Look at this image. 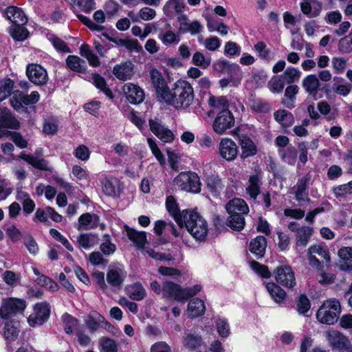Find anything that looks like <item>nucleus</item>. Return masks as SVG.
Wrapping results in <instances>:
<instances>
[{
	"instance_id": "obj_1",
	"label": "nucleus",
	"mask_w": 352,
	"mask_h": 352,
	"mask_svg": "<svg viewBox=\"0 0 352 352\" xmlns=\"http://www.w3.org/2000/svg\"><path fill=\"white\" fill-rule=\"evenodd\" d=\"M194 89L186 80H177L173 87L167 91L160 101L164 102L177 110H186L193 102Z\"/></svg>"
},
{
	"instance_id": "obj_2",
	"label": "nucleus",
	"mask_w": 352,
	"mask_h": 352,
	"mask_svg": "<svg viewBox=\"0 0 352 352\" xmlns=\"http://www.w3.org/2000/svg\"><path fill=\"white\" fill-rule=\"evenodd\" d=\"M184 223L178 226L185 227L195 240L205 241L208 232V225L206 219L194 210L184 212Z\"/></svg>"
},
{
	"instance_id": "obj_3",
	"label": "nucleus",
	"mask_w": 352,
	"mask_h": 352,
	"mask_svg": "<svg viewBox=\"0 0 352 352\" xmlns=\"http://www.w3.org/2000/svg\"><path fill=\"white\" fill-rule=\"evenodd\" d=\"M341 311L340 301L336 298H329L322 302L316 316L320 323L331 325L338 321Z\"/></svg>"
},
{
	"instance_id": "obj_4",
	"label": "nucleus",
	"mask_w": 352,
	"mask_h": 352,
	"mask_svg": "<svg viewBox=\"0 0 352 352\" xmlns=\"http://www.w3.org/2000/svg\"><path fill=\"white\" fill-rule=\"evenodd\" d=\"M173 183L175 186L182 190L192 193H199L201 191V183L200 178L195 172L180 173L175 177Z\"/></svg>"
},
{
	"instance_id": "obj_5",
	"label": "nucleus",
	"mask_w": 352,
	"mask_h": 352,
	"mask_svg": "<svg viewBox=\"0 0 352 352\" xmlns=\"http://www.w3.org/2000/svg\"><path fill=\"white\" fill-rule=\"evenodd\" d=\"M26 307L27 303L24 299L17 298H3L0 307V316L3 319H8L16 314L23 313Z\"/></svg>"
},
{
	"instance_id": "obj_6",
	"label": "nucleus",
	"mask_w": 352,
	"mask_h": 352,
	"mask_svg": "<svg viewBox=\"0 0 352 352\" xmlns=\"http://www.w3.org/2000/svg\"><path fill=\"white\" fill-rule=\"evenodd\" d=\"M50 306L46 301L36 303L33 307V312L28 318V323L32 327L42 325L50 316Z\"/></svg>"
},
{
	"instance_id": "obj_7",
	"label": "nucleus",
	"mask_w": 352,
	"mask_h": 352,
	"mask_svg": "<svg viewBox=\"0 0 352 352\" xmlns=\"http://www.w3.org/2000/svg\"><path fill=\"white\" fill-rule=\"evenodd\" d=\"M234 118L228 109H222L215 117L212 123V129L218 135L226 133L227 131L234 126Z\"/></svg>"
},
{
	"instance_id": "obj_8",
	"label": "nucleus",
	"mask_w": 352,
	"mask_h": 352,
	"mask_svg": "<svg viewBox=\"0 0 352 352\" xmlns=\"http://www.w3.org/2000/svg\"><path fill=\"white\" fill-rule=\"evenodd\" d=\"M276 281L288 289L293 288L296 283L294 272L288 265L278 266L273 272Z\"/></svg>"
},
{
	"instance_id": "obj_9",
	"label": "nucleus",
	"mask_w": 352,
	"mask_h": 352,
	"mask_svg": "<svg viewBox=\"0 0 352 352\" xmlns=\"http://www.w3.org/2000/svg\"><path fill=\"white\" fill-rule=\"evenodd\" d=\"M126 272L122 265L116 263L109 267L107 281L112 287L120 289L126 277Z\"/></svg>"
},
{
	"instance_id": "obj_10",
	"label": "nucleus",
	"mask_w": 352,
	"mask_h": 352,
	"mask_svg": "<svg viewBox=\"0 0 352 352\" xmlns=\"http://www.w3.org/2000/svg\"><path fill=\"white\" fill-rule=\"evenodd\" d=\"M218 151L219 155L229 162L234 160L239 153L236 144L229 138H223L220 140Z\"/></svg>"
},
{
	"instance_id": "obj_11",
	"label": "nucleus",
	"mask_w": 352,
	"mask_h": 352,
	"mask_svg": "<svg viewBox=\"0 0 352 352\" xmlns=\"http://www.w3.org/2000/svg\"><path fill=\"white\" fill-rule=\"evenodd\" d=\"M20 327V323L17 320L3 318L0 320V332L8 342L16 340L21 331Z\"/></svg>"
},
{
	"instance_id": "obj_12",
	"label": "nucleus",
	"mask_w": 352,
	"mask_h": 352,
	"mask_svg": "<svg viewBox=\"0 0 352 352\" xmlns=\"http://www.w3.org/2000/svg\"><path fill=\"white\" fill-rule=\"evenodd\" d=\"M28 79L34 85H45L48 80L46 69L38 64H29L26 68Z\"/></svg>"
},
{
	"instance_id": "obj_13",
	"label": "nucleus",
	"mask_w": 352,
	"mask_h": 352,
	"mask_svg": "<svg viewBox=\"0 0 352 352\" xmlns=\"http://www.w3.org/2000/svg\"><path fill=\"white\" fill-rule=\"evenodd\" d=\"M19 128V122L12 116L7 108H0V138L8 135L10 132L5 129H17Z\"/></svg>"
},
{
	"instance_id": "obj_14",
	"label": "nucleus",
	"mask_w": 352,
	"mask_h": 352,
	"mask_svg": "<svg viewBox=\"0 0 352 352\" xmlns=\"http://www.w3.org/2000/svg\"><path fill=\"white\" fill-rule=\"evenodd\" d=\"M123 93L129 102L138 104L142 102L145 98L144 90L138 85L126 83L122 87Z\"/></svg>"
},
{
	"instance_id": "obj_15",
	"label": "nucleus",
	"mask_w": 352,
	"mask_h": 352,
	"mask_svg": "<svg viewBox=\"0 0 352 352\" xmlns=\"http://www.w3.org/2000/svg\"><path fill=\"white\" fill-rule=\"evenodd\" d=\"M151 82L155 89V93L158 100H161L164 95L169 89L166 81L164 78L162 73L155 68H153L149 72Z\"/></svg>"
},
{
	"instance_id": "obj_16",
	"label": "nucleus",
	"mask_w": 352,
	"mask_h": 352,
	"mask_svg": "<svg viewBox=\"0 0 352 352\" xmlns=\"http://www.w3.org/2000/svg\"><path fill=\"white\" fill-rule=\"evenodd\" d=\"M227 74V77L219 80V87L221 89L239 87L243 78L241 68L239 65L234 67Z\"/></svg>"
},
{
	"instance_id": "obj_17",
	"label": "nucleus",
	"mask_w": 352,
	"mask_h": 352,
	"mask_svg": "<svg viewBox=\"0 0 352 352\" xmlns=\"http://www.w3.org/2000/svg\"><path fill=\"white\" fill-rule=\"evenodd\" d=\"M186 292L179 285L171 281H166L162 285V296L166 298H173L182 302L184 300Z\"/></svg>"
},
{
	"instance_id": "obj_18",
	"label": "nucleus",
	"mask_w": 352,
	"mask_h": 352,
	"mask_svg": "<svg viewBox=\"0 0 352 352\" xmlns=\"http://www.w3.org/2000/svg\"><path fill=\"white\" fill-rule=\"evenodd\" d=\"M151 131L162 141L166 143L172 142L174 140L173 132L155 120L148 121Z\"/></svg>"
},
{
	"instance_id": "obj_19",
	"label": "nucleus",
	"mask_w": 352,
	"mask_h": 352,
	"mask_svg": "<svg viewBox=\"0 0 352 352\" xmlns=\"http://www.w3.org/2000/svg\"><path fill=\"white\" fill-rule=\"evenodd\" d=\"M324 334L326 338L332 346L339 350L349 348L350 345L349 340L338 331L331 329L326 331Z\"/></svg>"
},
{
	"instance_id": "obj_20",
	"label": "nucleus",
	"mask_w": 352,
	"mask_h": 352,
	"mask_svg": "<svg viewBox=\"0 0 352 352\" xmlns=\"http://www.w3.org/2000/svg\"><path fill=\"white\" fill-rule=\"evenodd\" d=\"M85 323L91 333L96 331L102 324H104L105 327H111V324L106 320L104 316L100 315L96 311H91L85 319Z\"/></svg>"
},
{
	"instance_id": "obj_21",
	"label": "nucleus",
	"mask_w": 352,
	"mask_h": 352,
	"mask_svg": "<svg viewBox=\"0 0 352 352\" xmlns=\"http://www.w3.org/2000/svg\"><path fill=\"white\" fill-rule=\"evenodd\" d=\"M185 9L184 0H168L163 6L164 14L170 19L182 14Z\"/></svg>"
},
{
	"instance_id": "obj_22",
	"label": "nucleus",
	"mask_w": 352,
	"mask_h": 352,
	"mask_svg": "<svg viewBox=\"0 0 352 352\" xmlns=\"http://www.w3.org/2000/svg\"><path fill=\"white\" fill-rule=\"evenodd\" d=\"M100 217L95 213L86 212L81 214L78 218L77 229L92 230L98 226Z\"/></svg>"
},
{
	"instance_id": "obj_23",
	"label": "nucleus",
	"mask_w": 352,
	"mask_h": 352,
	"mask_svg": "<svg viewBox=\"0 0 352 352\" xmlns=\"http://www.w3.org/2000/svg\"><path fill=\"white\" fill-rule=\"evenodd\" d=\"M166 208L170 214L174 218L177 225L184 223V212H190V210H183L179 211L178 204L173 196H168L166 199Z\"/></svg>"
},
{
	"instance_id": "obj_24",
	"label": "nucleus",
	"mask_w": 352,
	"mask_h": 352,
	"mask_svg": "<svg viewBox=\"0 0 352 352\" xmlns=\"http://www.w3.org/2000/svg\"><path fill=\"white\" fill-rule=\"evenodd\" d=\"M239 144L241 146V157L245 159L254 156L257 153V147L252 140L247 135H242L239 137Z\"/></svg>"
},
{
	"instance_id": "obj_25",
	"label": "nucleus",
	"mask_w": 352,
	"mask_h": 352,
	"mask_svg": "<svg viewBox=\"0 0 352 352\" xmlns=\"http://www.w3.org/2000/svg\"><path fill=\"white\" fill-rule=\"evenodd\" d=\"M6 15L12 25H25L28 22V17L21 8L9 6L6 10Z\"/></svg>"
},
{
	"instance_id": "obj_26",
	"label": "nucleus",
	"mask_w": 352,
	"mask_h": 352,
	"mask_svg": "<svg viewBox=\"0 0 352 352\" xmlns=\"http://www.w3.org/2000/svg\"><path fill=\"white\" fill-rule=\"evenodd\" d=\"M300 9L302 12L309 17H316L322 10V4L318 0H302Z\"/></svg>"
},
{
	"instance_id": "obj_27",
	"label": "nucleus",
	"mask_w": 352,
	"mask_h": 352,
	"mask_svg": "<svg viewBox=\"0 0 352 352\" xmlns=\"http://www.w3.org/2000/svg\"><path fill=\"white\" fill-rule=\"evenodd\" d=\"M226 210L229 214H248L249 207L243 199L234 198L227 204Z\"/></svg>"
},
{
	"instance_id": "obj_28",
	"label": "nucleus",
	"mask_w": 352,
	"mask_h": 352,
	"mask_svg": "<svg viewBox=\"0 0 352 352\" xmlns=\"http://www.w3.org/2000/svg\"><path fill=\"white\" fill-rule=\"evenodd\" d=\"M124 230L129 239L135 245L138 249H143L147 240L145 232H138L134 229L124 226Z\"/></svg>"
},
{
	"instance_id": "obj_29",
	"label": "nucleus",
	"mask_w": 352,
	"mask_h": 352,
	"mask_svg": "<svg viewBox=\"0 0 352 352\" xmlns=\"http://www.w3.org/2000/svg\"><path fill=\"white\" fill-rule=\"evenodd\" d=\"M133 65L130 62L116 65L113 70L115 76L121 80L130 79L133 74Z\"/></svg>"
},
{
	"instance_id": "obj_30",
	"label": "nucleus",
	"mask_w": 352,
	"mask_h": 352,
	"mask_svg": "<svg viewBox=\"0 0 352 352\" xmlns=\"http://www.w3.org/2000/svg\"><path fill=\"white\" fill-rule=\"evenodd\" d=\"M302 86L307 94L315 96L319 91V79L315 74L308 75L302 80Z\"/></svg>"
},
{
	"instance_id": "obj_31",
	"label": "nucleus",
	"mask_w": 352,
	"mask_h": 352,
	"mask_svg": "<svg viewBox=\"0 0 352 352\" xmlns=\"http://www.w3.org/2000/svg\"><path fill=\"white\" fill-rule=\"evenodd\" d=\"M261 177L258 175H251L249 178L245 190L250 197L256 199L261 192Z\"/></svg>"
},
{
	"instance_id": "obj_32",
	"label": "nucleus",
	"mask_w": 352,
	"mask_h": 352,
	"mask_svg": "<svg viewBox=\"0 0 352 352\" xmlns=\"http://www.w3.org/2000/svg\"><path fill=\"white\" fill-rule=\"evenodd\" d=\"M265 287L272 298L276 303H281L286 298V292L274 283H267Z\"/></svg>"
},
{
	"instance_id": "obj_33",
	"label": "nucleus",
	"mask_w": 352,
	"mask_h": 352,
	"mask_svg": "<svg viewBox=\"0 0 352 352\" xmlns=\"http://www.w3.org/2000/svg\"><path fill=\"white\" fill-rule=\"evenodd\" d=\"M18 157L37 169L43 170H47L49 169L47 162L43 158L28 155L24 152H21Z\"/></svg>"
},
{
	"instance_id": "obj_34",
	"label": "nucleus",
	"mask_w": 352,
	"mask_h": 352,
	"mask_svg": "<svg viewBox=\"0 0 352 352\" xmlns=\"http://www.w3.org/2000/svg\"><path fill=\"white\" fill-rule=\"evenodd\" d=\"M267 246L266 239L264 236H259L252 240L250 245V252L258 258L263 257Z\"/></svg>"
},
{
	"instance_id": "obj_35",
	"label": "nucleus",
	"mask_w": 352,
	"mask_h": 352,
	"mask_svg": "<svg viewBox=\"0 0 352 352\" xmlns=\"http://www.w3.org/2000/svg\"><path fill=\"white\" fill-rule=\"evenodd\" d=\"M129 296L134 300H142L146 296V290L140 283H135L126 287Z\"/></svg>"
},
{
	"instance_id": "obj_36",
	"label": "nucleus",
	"mask_w": 352,
	"mask_h": 352,
	"mask_svg": "<svg viewBox=\"0 0 352 352\" xmlns=\"http://www.w3.org/2000/svg\"><path fill=\"white\" fill-rule=\"evenodd\" d=\"M204 302L199 298H194L190 301L188 305V314L189 317L195 318L202 315L205 312Z\"/></svg>"
},
{
	"instance_id": "obj_37",
	"label": "nucleus",
	"mask_w": 352,
	"mask_h": 352,
	"mask_svg": "<svg viewBox=\"0 0 352 352\" xmlns=\"http://www.w3.org/2000/svg\"><path fill=\"white\" fill-rule=\"evenodd\" d=\"M63 322L64 330L67 334H72L79 331L80 324L77 319L72 316L65 314L62 316Z\"/></svg>"
},
{
	"instance_id": "obj_38",
	"label": "nucleus",
	"mask_w": 352,
	"mask_h": 352,
	"mask_svg": "<svg viewBox=\"0 0 352 352\" xmlns=\"http://www.w3.org/2000/svg\"><path fill=\"white\" fill-rule=\"evenodd\" d=\"M159 38L165 45L177 44L180 41L179 34L172 30L170 25H168V29L160 33Z\"/></svg>"
},
{
	"instance_id": "obj_39",
	"label": "nucleus",
	"mask_w": 352,
	"mask_h": 352,
	"mask_svg": "<svg viewBox=\"0 0 352 352\" xmlns=\"http://www.w3.org/2000/svg\"><path fill=\"white\" fill-rule=\"evenodd\" d=\"M78 245L80 248L89 250L98 243V238L91 234H81L77 238Z\"/></svg>"
},
{
	"instance_id": "obj_40",
	"label": "nucleus",
	"mask_w": 352,
	"mask_h": 352,
	"mask_svg": "<svg viewBox=\"0 0 352 352\" xmlns=\"http://www.w3.org/2000/svg\"><path fill=\"white\" fill-rule=\"evenodd\" d=\"M206 185L212 193L216 194L221 190L223 188V184L221 179L218 175H211L208 176L205 179Z\"/></svg>"
},
{
	"instance_id": "obj_41",
	"label": "nucleus",
	"mask_w": 352,
	"mask_h": 352,
	"mask_svg": "<svg viewBox=\"0 0 352 352\" xmlns=\"http://www.w3.org/2000/svg\"><path fill=\"white\" fill-rule=\"evenodd\" d=\"M212 58L209 55H205L201 52H196L192 58V63L201 69H207L211 64Z\"/></svg>"
},
{
	"instance_id": "obj_42",
	"label": "nucleus",
	"mask_w": 352,
	"mask_h": 352,
	"mask_svg": "<svg viewBox=\"0 0 352 352\" xmlns=\"http://www.w3.org/2000/svg\"><path fill=\"white\" fill-rule=\"evenodd\" d=\"M309 178L303 177L298 179L295 188V197L298 201H304L307 197L306 189L307 188Z\"/></svg>"
},
{
	"instance_id": "obj_43",
	"label": "nucleus",
	"mask_w": 352,
	"mask_h": 352,
	"mask_svg": "<svg viewBox=\"0 0 352 352\" xmlns=\"http://www.w3.org/2000/svg\"><path fill=\"white\" fill-rule=\"evenodd\" d=\"M118 179L114 177L104 178L102 182V190L109 196H116L118 194L117 185Z\"/></svg>"
},
{
	"instance_id": "obj_44",
	"label": "nucleus",
	"mask_w": 352,
	"mask_h": 352,
	"mask_svg": "<svg viewBox=\"0 0 352 352\" xmlns=\"http://www.w3.org/2000/svg\"><path fill=\"white\" fill-rule=\"evenodd\" d=\"M93 84L101 91H102L108 98L112 99L113 98L111 90L107 86L106 81L103 77L98 74H92Z\"/></svg>"
},
{
	"instance_id": "obj_45",
	"label": "nucleus",
	"mask_w": 352,
	"mask_h": 352,
	"mask_svg": "<svg viewBox=\"0 0 352 352\" xmlns=\"http://www.w3.org/2000/svg\"><path fill=\"white\" fill-rule=\"evenodd\" d=\"M274 116L275 120L283 126H289L294 122L293 115L286 110H278Z\"/></svg>"
},
{
	"instance_id": "obj_46",
	"label": "nucleus",
	"mask_w": 352,
	"mask_h": 352,
	"mask_svg": "<svg viewBox=\"0 0 352 352\" xmlns=\"http://www.w3.org/2000/svg\"><path fill=\"white\" fill-rule=\"evenodd\" d=\"M301 72L297 68L293 67H287L281 75L283 80L287 83L292 84L298 81L300 78Z\"/></svg>"
},
{
	"instance_id": "obj_47",
	"label": "nucleus",
	"mask_w": 352,
	"mask_h": 352,
	"mask_svg": "<svg viewBox=\"0 0 352 352\" xmlns=\"http://www.w3.org/2000/svg\"><path fill=\"white\" fill-rule=\"evenodd\" d=\"M313 230L309 227H301L297 230L296 245L305 247L312 234Z\"/></svg>"
},
{
	"instance_id": "obj_48",
	"label": "nucleus",
	"mask_w": 352,
	"mask_h": 352,
	"mask_svg": "<svg viewBox=\"0 0 352 352\" xmlns=\"http://www.w3.org/2000/svg\"><path fill=\"white\" fill-rule=\"evenodd\" d=\"M9 32L16 41H23L28 36V31L25 28V25H12L9 29Z\"/></svg>"
},
{
	"instance_id": "obj_49",
	"label": "nucleus",
	"mask_w": 352,
	"mask_h": 352,
	"mask_svg": "<svg viewBox=\"0 0 352 352\" xmlns=\"http://www.w3.org/2000/svg\"><path fill=\"white\" fill-rule=\"evenodd\" d=\"M66 62L67 67L74 72H82L85 70V62L78 56L70 55Z\"/></svg>"
},
{
	"instance_id": "obj_50",
	"label": "nucleus",
	"mask_w": 352,
	"mask_h": 352,
	"mask_svg": "<svg viewBox=\"0 0 352 352\" xmlns=\"http://www.w3.org/2000/svg\"><path fill=\"white\" fill-rule=\"evenodd\" d=\"M308 254L318 255L325 261L327 264L331 262V256L329 251L320 245H311L308 249Z\"/></svg>"
},
{
	"instance_id": "obj_51",
	"label": "nucleus",
	"mask_w": 352,
	"mask_h": 352,
	"mask_svg": "<svg viewBox=\"0 0 352 352\" xmlns=\"http://www.w3.org/2000/svg\"><path fill=\"white\" fill-rule=\"evenodd\" d=\"M183 343L186 348L190 350H194L201 346V338L198 335L192 333H186L184 337Z\"/></svg>"
},
{
	"instance_id": "obj_52",
	"label": "nucleus",
	"mask_w": 352,
	"mask_h": 352,
	"mask_svg": "<svg viewBox=\"0 0 352 352\" xmlns=\"http://www.w3.org/2000/svg\"><path fill=\"white\" fill-rule=\"evenodd\" d=\"M99 350L100 352H118V346L113 340L103 337L99 340Z\"/></svg>"
},
{
	"instance_id": "obj_53",
	"label": "nucleus",
	"mask_w": 352,
	"mask_h": 352,
	"mask_svg": "<svg viewBox=\"0 0 352 352\" xmlns=\"http://www.w3.org/2000/svg\"><path fill=\"white\" fill-rule=\"evenodd\" d=\"M14 82L10 78L0 80V102L7 98L11 94Z\"/></svg>"
},
{
	"instance_id": "obj_54",
	"label": "nucleus",
	"mask_w": 352,
	"mask_h": 352,
	"mask_svg": "<svg viewBox=\"0 0 352 352\" xmlns=\"http://www.w3.org/2000/svg\"><path fill=\"white\" fill-rule=\"evenodd\" d=\"M228 219V226L233 230H241L244 228L245 219L242 214H230Z\"/></svg>"
},
{
	"instance_id": "obj_55",
	"label": "nucleus",
	"mask_w": 352,
	"mask_h": 352,
	"mask_svg": "<svg viewBox=\"0 0 352 352\" xmlns=\"http://www.w3.org/2000/svg\"><path fill=\"white\" fill-rule=\"evenodd\" d=\"M3 280L6 285L14 287L20 284L21 275L14 272L7 270L3 274Z\"/></svg>"
},
{
	"instance_id": "obj_56",
	"label": "nucleus",
	"mask_w": 352,
	"mask_h": 352,
	"mask_svg": "<svg viewBox=\"0 0 352 352\" xmlns=\"http://www.w3.org/2000/svg\"><path fill=\"white\" fill-rule=\"evenodd\" d=\"M299 88L296 85H292L288 86L285 91V96L287 100L284 102L286 107L289 108L294 107V102L296 98V95L298 94Z\"/></svg>"
},
{
	"instance_id": "obj_57",
	"label": "nucleus",
	"mask_w": 352,
	"mask_h": 352,
	"mask_svg": "<svg viewBox=\"0 0 352 352\" xmlns=\"http://www.w3.org/2000/svg\"><path fill=\"white\" fill-rule=\"evenodd\" d=\"M280 155L285 162L293 165L296 161L297 151L294 146H289L281 151Z\"/></svg>"
},
{
	"instance_id": "obj_58",
	"label": "nucleus",
	"mask_w": 352,
	"mask_h": 352,
	"mask_svg": "<svg viewBox=\"0 0 352 352\" xmlns=\"http://www.w3.org/2000/svg\"><path fill=\"white\" fill-rule=\"evenodd\" d=\"M249 264L252 270H254L261 277L267 278L271 276L272 274L267 266L262 265L255 261H250Z\"/></svg>"
},
{
	"instance_id": "obj_59",
	"label": "nucleus",
	"mask_w": 352,
	"mask_h": 352,
	"mask_svg": "<svg viewBox=\"0 0 352 352\" xmlns=\"http://www.w3.org/2000/svg\"><path fill=\"white\" fill-rule=\"evenodd\" d=\"M311 305L309 298L305 294L299 296L296 300V309L300 314H305L310 309Z\"/></svg>"
},
{
	"instance_id": "obj_60",
	"label": "nucleus",
	"mask_w": 352,
	"mask_h": 352,
	"mask_svg": "<svg viewBox=\"0 0 352 352\" xmlns=\"http://www.w3.org/2000/svg\"><path fill=\"white\" fill-rule=\"evenodd\" d=\"M36 282L41 287H45L52 292H55L58 289V284L55 281L44 275L38 276Z\"/></svg>"
},
{
	"instance_id": "obj_61",
	"label": "nucleus",
	"mask_w": 352,
	"mask_h": 352,
	"mask_svg": "<svg viewBox=\"0 0 352 352\" xmlns=\"http://www.w3.org/2000/svg\"><path fill=\"white\" fill-rule=\"evenodd\" d=\"M208 104L214 109H228V102L225 97H216L211 96L208 100Z\"/></svg>"
},
{
	"instance_id": "obj_62",
	"label": "nucleus",
	"mask_w": 352,
	"mask_h": 352,
	"mask_svg": "<svg viewBox=\"0 0 352 352\" xmlns=\"http://www.w3.org/2000/svg\"><path fill=\"white\" fill-rule=\"evenodd\" d=\"M237 64H230L229 62L223 60H217L213 64L214 69L218 72L228 74L231 68L236 67Z\"/></svg>"
},
{
	"instance_id": "obj_63",
	"label": "nucleus",
	"mask_w": 352,
	"mask_h": 352,
	"mask_svg": "<svg viewBox=\"0 0 352 352\" xmlns=\"http://www.w3.org/2000/svg\"><path fill=\"white\" fill-rule=\"evenodd\" d=\"M338 48L342 53H349L352 52V30L348 36L340 40Z\"/></svg>"
},
{
	"instance_id": "obj_64",
	"label": "nucleus",
	"mask_w": 352,
	"mask_h": 352,
	"mask_svg": "<svg viewBox=\"0 0 352 352\" xmlns=\"http://www.w3.org/2000/svg\"><path fill=\"white\" fill-rule=\"evenodd\" d=\"M216 325L219 336H221L223 338H226L230 335V327L228 321L226 319H217V320L216 321Z\"/></svg>"
}]
</instances>
